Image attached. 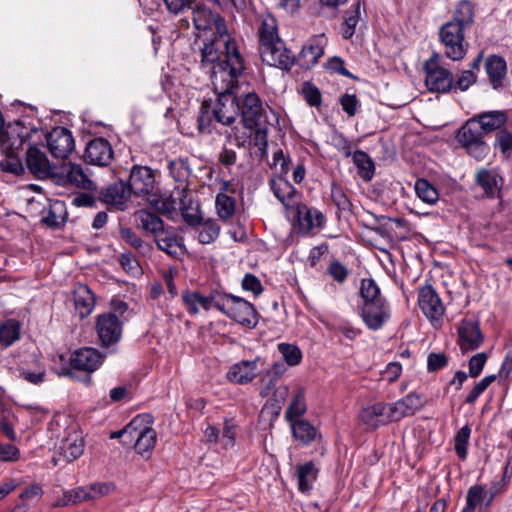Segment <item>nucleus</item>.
Returning <instances> with one entry per match:
<instances>
[{
    "instance_id": "72a5a7b5",
    "label": "nucleus",
    "mask_w": 512,
    "mask_h": 512,
    "mask_svg": "<svg viewBox=\"0 0 512 512\" xmlns=\"http://www.w3.org/2000/svg\"><path fill=\"white\" fill-rule=\"evenodd\" d=\"M484 133L476 119H469L458 131L457 140L462 146L483 140Z\"/></svg>"
},
{
    "instance_id": "cd10ccee",
    "label": "nucleus",
    "mask_w": 512,
    "mask_h": 512,
    "mask_svg": "<svg viewBox=\"0 0 512 512\" xmlns=\"http://www.w3.org/2000/svg\"><path fill=\"white\" fill-rule=\"evenodd\" d=\"M63 171L68 183L88 191L97 189L94 181L89 178L80 164L69 163L63 167Z\"/></svg>"
},
{
    "instance_id": "4d7b16f0",
    "label": "nucleus",
    "mask_w": 512,
    "mask_h": 512,
    "mask_svg": "<svg viewBox=\"0 0 512 512\" xmlns=\"http://www.w3.org/2000/svg\"><path fill=\"white\" fill-rule=\"evenodd\" d=\"M471 435V429L468 425L463 426L454 437V449L458 457L465 459L467 456V446Z\"/></svg>"
},
{
    "instance_id": "f03ea898",
    "label": "nucleus",
    "mask_w": 512,
    "mask_h": 512,
    "mask_svg": "<svg viewBox=\"0 0 512 512\" xmlns=\"http://www.w3.org/2000/svg\"><path fill=\"white\" fill-rule=\"evenodd\" d=\"M152 425L153 419L149 414L137 415L112 437L122 438L124 444L133 445L137 454L148 459L157 442V433Z\"/></svg>"
},
{
    "instance_id": "bf43d9fd",
    "label": "nucleus",
    "mask_w": 512,
    "mask_h": 512,
    "mask_svg": "<svg viewBox=\"0 0 512 512\" xmlns=\"http://www.w3.org/2000/svg\"><path fill=\"white\" fill-rule=\"evenodd\" d=\"M251 143L260 153L261 158L267 157L268 130L265 127H256Z\"/></svg>"
},
{
    "instance_id": "c9c22d12",
    "label": "nucleus",
    "mask_w": 512,
    "mask_h": 512,
    "mask_svg": "<svg viewBox=\"0 0 512 512\" xmlns=\"http://www.w3.org/2000/svg\"><path fill=\"white\" fill-rule=\"evenodd\" d=\"M260 48L281 40L278 36L277 21L272 15H265L258 28Z\"/></svg>"
},
{
    "instance_id": "680f3d73",
    "label": "nucleus",
    "mask_w": 512,
    "mask_h": 512,
    "mask_svg": "<svg viewBox=\"0 0 512 512\" xmlns=\"http://www.w3.org/2000/svg\"><path fill=\"white\" fill-rule=\"evenodd\" d=\"M279 380L269 372H264L259 380V394L261 397L269 396L277 387Z\"/></svg>"
},
{
    "instance_id": "8fccbe9b",
    "label": "nucleus",
    "mask_w": 512,
    "mask_h": 512,
    "mask_svg": "<svg viewBox=\"0 0 512 512\" xmlns=\"http://www.w3.org/2000/svg\"><path fill=\"white\" fill-rule=\"evenodd\" d=\"M417 196L428 204H434L439 199L438 190L426 179H418L415 183Z\"/></svg>"
},
{
    "instance_id": "f3484780",
    "label": "nucleus",
    "mask_w": 512,
    "mask_h": 512,
    "mask_svg": "<svg viewBox=\"0 0 512 512\" xmlns=\"http://www.w3.org/2000/svg\"><path fill=\"white\" fill-rule=\"evenodd\" d=\"M391 422L399 421L404 417L413 416L419 411L423 405L424 400L421 395L416 393H409L402 399L394 403H386Z\"/></svg>"
},
{
    "instance_id": "6ab92c4d",
    "label": "nucleus",
    "mask_w": 512,
    "mask_h": 512,
    "mask_svg": "<svg viewBox=\"0 0 512 512\" xmlns=\"http://www.w3.org/2000/svg\"><path fill=\"white\" fill-rule=\"evenodd\" d=\"M179 210L188 208H198V203L193 199V192L187 185L177 186L170 194L169 198L163 201L160 210L163 213L171 214L176 208Z\"/></svg>"
},
{
    "instance_id": "de8ad7c7",
    "label": "nucleus",
    "mask_w": 512,
    "mask_h": 512,
    "mask_svg": "<svg viewBox=\"0 0 512 512\" xmlns=\"http://www.w3.org/2000/svg\"><path fill=\"white\" fill-rule=\"evenodd\" d=\"M360 295L363 300V304L375 302L376 300H386L380 292V288L376 282L371 279H362L360 285Z\"/></svg>"
},
{
    "instance_id": "9b49d317",
    "label": "nucleus",
    "mask_w": 512,
    "mask_h": 512,
    "mask_svg": "<svg viewBox=\"0 0 512 512\" xmlns=\"http://www.w3.org/2000/svg\"><path fill=\"white\" fill-rule=\"evenodd\" d=\"M360 316L368 329L376 331L390 319V306L386 300L362 304Z\"/></svg>"
},
{
    "instance_id": "052dcab7",
    "label": "nucleus",
    "mask_w": 512,
    "mask_h": 512,
    "mask_svg": "<svg viewBox=\"0 0 512 512\" xmlns=\"http://www.w3.org/2000/svg\"><path fill=\"white\" fill-rule=\"evenodd\" d=\"M331 198L334 204L341 210H349L351 203L340 185L335 183L331 186Z\"/></svg>"
},
{
    "instance_id": "2f4dec72",
    "label": "nucleus",
    "mask_w": 512,
    "mask_h": 512,
    "mask_svg": "<svg viewBox=\"0 0 512 512\" xmlns=\"http://www.w3.org/2000/svg\"><path fill=\"white\" fill-rule=\"evenodd\" d=\"M295 475L298 482V489L305 493L312 489L314 482L317 479L318 468L312 461L304 464L297 465L295 468Z\"/></svg>"
},
{
    "instance_id": "e2e57ef3",
    "label": "nucleus",
    "mask_w": 512,
    "mask_h": 512,
    "mask_svg": "<svg viewBox=\"0 0 512 512\" xmlns=\"http://www.w3.org/2000/svg\"><path fill=\"white\" fill-rule=\"evenodd\" d=\"M327 273L338 283H343L349 275L348 269L339 261H332L328 268Z\"/></svg>"
},
{
    "instance_id": "13d9d810",
    "label": "nucleus",
    "mask_w": 512,
    "mask_h": 512,
    "mask_svg": "<svg viewBox=\"0 0 512 512\" xmlns=\"http://www.w3.org/2000/svg\"><path fill=\"white\" fill-rule=\"evenodd\" d=\"M495 375H488L477 382L465 398V403L474 404L480 395L495 381Z\"/></svg>"
},
{
    "instance_id": "f704fd0d",
    "label": "nucleus",
    "mask_w": 512,
    "mask_h": 512,
    "mask_svg": "<svg viewBox=\"0 0 512 512\" xmlns=\"http://www.w3.org/2000/svg\"><path fill=\"white\" fill-rule=\"evenodd\" d=\"M484 134L500 129L507 121L502 111H489L474 116Z\"/></svg>"
},
{
    "instance_id": "393cba45",
    "label": "nucleus",
    "mask_w": 512,
    "mask_h": 512,
    "mask_svg": "<svg viewBox=\"0 0 512 512\" xmlns=\"http://www.w3.org/2000/svg\"><path fill=\"white\" fill-rule=\"evenodd\" d=\"M493 499V492L486 490L484 486L473 485L467 491L466 505L461 512H476L477 509L481 512L492 503Z\"/></svg>"
},
{
    "instance_id": "c85d7f7f",
    "label": "nucleus",
    "mask_w": 512,
    "mask_h": 512,
    "mask_svg": "<svg viewBox=\"0 0 512 512\" xmlns=\"http://www.w3.org/2000/svg\"><path fill=\"white\" fill-rule=\"evenodd\" d=\"M476 181L486 196L490 198L499 196L503 180L495 170H480L477 173Z\"/></svg>"
},
{
    "instance_id": "a878e982",
    "label": "nucleus",
    "mask_w": 512,
    "mask_h": 512,
    "mask_svg": "<svg viewBox=\"0 0 512 512\" xmlns=\"http://www.w3.org/2000/svg\"><path fill=\"white\" fill-rule=\"evenodd\" d=\"M258 360H243L232 365L227 373L230 382L236 384L250 383L257 375Z\"/></svg>"
},
{
    "instance_id": "39448f33",
    "label": "nucleus",
    "mask_w": 512,
    "mask_h": 512,
    "mask_svg": "<svg viewBox=\"0 0 512 512\" xmlns=\"http://www.w3.org/2000/svg\"><path fill=\"white\" fill-rule=\"evenodd\" d=\"M467 29L450 21L439 28V40L444 47V54L452 61H460L467 54L469 43L466 41Z\"/></svg>"
},
{
    "instance_id": "bb28decb",
    "label": "nucleus",
    "mask_w": 512,
    "mask_h": 512,
    "mask_svg": "<svg viewBox=\"0 0 512 512\" xmlns=\"http://www.w3.org/2000/svg\"><path fill=\"white\" fill-rule=\"evenodd\" d=\"M73 296L76 313L80 318L89 316L95 308V295L92 290L87 285L78 284Z\"/></svg>"
},
{
    "instance_id": "7ed1b4c3",
    "label": "nucleus",
    "mask_w": 512,
    "mask_h": 512,
    "mask_svg": "<svg viewBox=\"0 0 512 512\" xmlns=\"http://www.w3.org/2000/svg\"><path fill=\"white\" fill-rule=\"evenodd\" d=\"M192 11L195 29L207 36L204 45L220 41L235 42L228 34L225 20L220 14L203 5H195Z\"/></svg>"
},
{
    "instance_id": "0eeeda50",
    "label": "nucleus",
    "mask_w": 512,
    "mask_h": 512,
    "mask_svg": "<svg viewBox=\"0 0 512 512\" xmlns=\"http://www.w3.org/2000/svg\"><path fill=\"white\" fill-rule=\"evenodd\" d=\"M237 97L243 125L250 130L256 128L264 113L261 99L254 91L237 92Z\"/></svg>"
},
{
    "instance_id": "3c124183",
    "label": "nucleus",
    "mask_w": 512,
    "mask_h": 512,
    "mask_svg": "<svg viewBox=\"0 0 512 512\" xmlns=\"http://www.w3.org/2000/svg\"><path fill=\"white\" fill-rule=\"evenodd\" d=\"M84 451V443L82 439L67 440L60 446V457L66 462H72L78 459Z\"/></svg>"
},
{
    "instance_id": "ea45409f",
    "label": "nucleus",
    "mask_w": 512,
    "mask_h": 512,
    "mask_svg": "<svg viewBox=\"0 0 512 512\" xmlns=\"http://www.w3.org/2000/svg\"><path fill=\"white\" fill-rule=\"evenodd\" d=\"M352 160L358 169V175L364 181H370L374 175L375 167L367 153L357 150L352 154Z\"/></svg>"
},
{
    "instance_id": "338daca9",
    "label": "nucleus",
    "mask_w": 512,
    "mask_h": 512,
    "mask_svg": "<svg viewBox=\"0 0 512 512\" xmlns=\"http://www.w3.org/2000/svg\"><path fill=\"white\" fill-rule=\"evenodd\" d=\"M340 104L342 106L343 111L349 116L352 117L357 113L359 107V101L354 94H344L340 98Z\"/></svg>"
},
{
    "instance_id": "412c9836",
    "label": "nucleus",
    "mask_w": 512,
    "mask_h": 512,
    "mask_svg": "<svg viewBox=\"0 0 512 512\" xmlns=\"http://www.w3.org/2000/svg\"><path fill=\"white\" fill-rule=\"evenodd\" d=\"M26 164L32 174L39 179L54 177V168L50 164L45 153L36 147H31L27 151Z\"/></svg>"
},
{
    "instance_id": "4c0bfd02",
    "label": "nucleus",
    "mask_w": 512,
    "mask_h": 512,
    "mask_svg": "<svg viewBox=\"0 0 512 512\" xmlns=\"http://www.w3.org/2000/svg\"><path fill=\"white\" fill-rule=\"evenodd\" d=\"M290 426L293 436L303 444H309L317 437V429L307 420L295 419L291 420Z\"/></svg>"
},
{
    "instance_id": "aec40b11",
    "label": "nucleus",
    "mask_w": 512,
    "mask_h": 512,
    "mask_svg": "<svg viewBox=\"0 0 512 512\" xmlns=\"http://www.w3.org/2000/svg\"><path fill=\"white\" fill-rule=\"evenodd\" d=\"M359 421L368 430L377 429L391 422L386 403H376L363 407L359 413Z\"/></svg>"
},
{
    "instance_id": "dca6fc26",
    "label": "nucleus",
    "mask_w": 512,
    "mask_h": 512,
    "mask_svg": "<svg viewBox=\"0 0 512 512\" xmlns=\"http://www.w3.org/2000/svg\"><path fill=\"white\" fill-rule=\"evenodd\" d=\"M154 171L147 166L135 165L129 176V189L135 195H149L155 190Z\"/></svg>"
},
{
    "instance_id": "473e14b6",
    "label": "nucleus",
    "mask_w": 512,
    "mask_h": 512,
    "mask_svg": "<svg viewBox=\"0 0 512 512\" xmlns=\"http://www.w3.org/2000/svg\"><path fill=\"white\" fill-rule=\"evenodd\" d=\"M475 9L470 0L459 1L453 10L452 18L449 20L454 24L469 29L474 23Z\"/></svg>"
},
{
    "instance_id": "864d4df0",
    "label": "nucleus",
    "mask_w": 512,
    "mask_h": 512,
    "mask_svg": "<svg viewBox=\"0 0 512 512\" xmlns=\"http://www.w3.org/2000/svg\"><path fill=\"white\" fill-rule=\"evenodd\" d=\"M216 209L220 218L229 219L235 212V200L225 193H218L216 196Z\"/></svg>"
},
{
    "instance_id": "20e7f679",
    "label": "nucleus",
    "mask_w": 512,
    "mask_h": 512,
    "mask_svg": "<svg viewBox=\"0 0 512 512\" xmlns=\"http://www.w3.org/2000/svg\"><path fill=\"white\" fill-rule=\"evenodd\" d=\"M215 308L240 325L249 328L257 325L256 310L251 303L241 297L231 294H217Z\"/></svg>"
},
{
    "instance_id": "37998d69",
    "label": "nucleus",
    "mask_w": 512,
    "mask_h": 512,
    "mask_svg": "<svg viewBox=\"0 0 512 512\" xmlns=\"http://www.w3.org/2000/svg\"><path fill=\"white\" fill-rule=\"evenodd\" d=\"M168 169L171 177L179 183L178 186L186 185V181L191 174L188 161L182 158L169 162Z\"/></svg>"
},
{
    "instance_id": "b1692460",
    "label": "nucleus",
    "mask_w": 512,
    "mask_h": 512,
    "mask_svg": "<svg viewBox=\"0 0 512 512\" xmlns=\"http://www.w3.org/2000/svg\"><path fill=\"white\" fill-rule=\"evenodd\" d=\"M72 368L76 370L93 372L102 363V356L94 348H82L75 351L70 359Z\"/></svg>"
},
{
    "instance_id": "774afa93",
    "label": "nucleus",
    "mask_w": 512,
    "mask_h": 512,
    "mask_svg": "<svg viewBox=\"0 0 512 512\" xmlns=\"http://www.w3.org/2000/svg\"><path fill=\"white\" fill-rule=\"evenodd\" d=\"M303 97L310 106H319L321 103V93L319 89L309 83H305L302 89Z\"/></svg>"
},
{
    "instance_id": "4468645a",
    "label": "nucleus",
    "mask_w": 512,
    "mask_h": 512,
    "mask_svg": "<svg viewBox=\"0 0 512 512\" xmlns=\"http://www.w3.org/2000/svg\"><path fill=\"white\" fill-rule=\"evenodd\" d=\"M218 95L217 101L213 108V116L215 120L223 125H231L239 115V105L237 92H225Z\"/></svg>"
},
{
    "instance_id": "6e6d98bb",
    "label": "nucleus",
    "mask_w": 512,
    "mask_h": 512,
    "mask_svg": "<svg viewBox=\"0 0 512 512\" xmlns=\"http://www.w3.org/2000/svg\"><path fill=\"white\" fill-rule=\"evenodd\" d=\"M236 435L237 425L231 420H226L220 431L219 444L226 450L233 448L236 443Z\"/></svg>"
},
{
    "instance_id": "49530a36",
    "label": "nucleus",
    "mask_w": 512,
    "mask_h": 512,
    "mask_svg": "<svg viewBox=\"0 0 512 512\" xmlns=\"http://www.w3.org/2000/svg\"><path fill=\"white\" fill-rule=\"evenodd\" d=\"M20 336V325L15 320H7L0 325V343L5 347L12 345Z\"/></svg>"
},
{
    "instance_id": "7c9ffc66",
    "label": "nucleus",
    "mask_w": 512,
    "mask_h": 512,
    "mask_svg": "<svg viewBox=\"0 0 512 512\" xmlns=\"http://www.w3.org/2000/svg\"><path fill=\"white\" fill-rule=\"evenodd\" d=\"M155 242L160 250L171 256L178 255L183 250V240L172 228L160 232L155 237Z\"/></svg>"
},
{
    "instance_id": "5701e85b",
    "label": "nucleus",
    "mask_w": 512,
    "mask_h": 512,
    "mask_svg": "<svg viewBox=\"0 0 512 512\" xmlns=\"http://www.w3.org/2000/svg\"><path fill=\"white\" fill-rule=\"evenodd\" d=\"M131 195L129 186L123 181L112 183L100 192V199L107 205L123 210Z\"/></svg>"
},
{
    "instance_id": "6e6552de",
    "label": "nucleus",
    "mask_w": 512,
    "mask_h": 512,
    "mask_svg": "<svg viewBox=\"0 0 512 512\" xmlns=\"http://www.w3.org/2000/svg\"><path fill=\"white\" fill-rule=\"evenodd\" d=\"M95 329L98 339L104 347L116 344L122 336V322L112 312L98 315Z\"/></svg>"
},
{
    "instance_id": "58836bf2",
    "label": "nucleus",
    "mask_w": 512,
    "mask_h": 512,
    "mask_svg": "<svg viewBox=\"0 0 512 512\" xmlns=\"http://www.w3.org/2000/svg\"><path fill=\"white\" fill-rule=\"evenodd\" d=\"M486 71L494 88L504 79L507 73L506 62L502 57L490 56L485 63Z\"/></svg>"
},
{
    "instance_id": "9d476101",
    "label": "nucleus",
    "mask_w": 512,
    "mask_h": 512,
    "mask_svg": "<svg viewBox=\"0 0 512 512\" xmlns=\"http://www.w3.org/2000/svg\"><path fill=\"white\" fill-rule=\"evenodd\" d=\"M47 147L57 159H66L75 148L72 133L64 127H55L46 136Z\"/></svg>"
},
{
    "instance_id": "2eb2a0df",
    "label": "nucleus",
    "mask_w": 512,
    "mask_h": 512,
    "mask_svg": "<svg viewBox=\"0 0 512 512\" xmlns=\"http://www.w3.org/2000/svg\"><path fill=\"white\" fill-rule=\"evenodd\" d=\"M479 323L473 319H463L458 326V345L462 353L474 351L483 342Z\"/></svg>"
},
{
    "instance_id": "a18cd8bd",
    "label": "nucleus",
    "mask_w": 512,
    "mask_h": 512,
    "mask_svg": "<svg viewBox=\"0 0 512 512\" xmlns=\"http://www.w3.org/2000/svg\"><path fill=\"white\" fill-rule=\"evenodd\" d=\"M19 376L31 384L39 385L45 380L46 369L44 365L37 361L33 367H21Z\"/></svg>"
},
{
    "instance_id": "f8f14e48",
    "label": "nucleus",
    "mask_w": 512,
    "mask_h": 512,
    "mask_svg": "<svg viewBox=\"0 0 512 512\" xmlns=\"http://www.w3.org/2000/svg\"><path fill=\"white\" fill-rule=\"evenodd\" d=\"M83 157L90 165L107 167L113 161L114 151L107 139L97 137L87 143Z\"/></svg>"
},
{
    "instance_id": "09e8293b",
    "label": "nucleus",
    "mask_w": 512,
    "mask_h": 512,
    "mask_svg": "<svg viewBox=\"0 0 512 512\" xmlns=\"http://www.w3.org/2000/svg\"><path fill=\"white\" fill-rule=\"evenodd\" d=\"M360 17L361 3L357 2L351 10L347 11L344 19L342 35L345 39H350L354 35Z\"/></svg>"
},
{
    "instance_id": "ddd939ff",
    "label": "nucleus",
    "mask_w": 512,
    "mask_h": 512,
    "mask_svg": "<svg viewBox=\"0 0 512 512\" xmlns=\"http://www.w3.org/2000/svg\"><path fill=\"white\" fill-rule=\"evenodd\" d=\"M262 61L269 66L289 70L294 64V55L285 47L282 40H278L260 48Z\"/></svg>"
},
{
    "instance_id": "5fc2aeb1",
    "label": "nucleus",
    "mask_w": 512,
    "mask_h": 512,
    "mask_svg": "<svg viewBox=\"0 0 512 512\" xmlns=\"http://www.w3.org/2000/svg\"><path fill=\"white\" fill-rule=\"evenodd\" d=\"M278 351L288 366H296L301 362L302 352L296 345L280 343Z\"/></svg>"
},
{
    "instance_id": "0e129e2a",
    "label": "nucleus",
    "mask_w": 512,
    "mask_h": 512,
    "mask_svg": "<svg viewBox=\"0 0 512 512\" xmlns=\"http://www.w3.org/2000/svg\"><path fill=\"white\" fill-rule=\"evenodd\" d=\"M119 262L122 268L129 274L137 275L140 273L139 263L132 253H122L119 257Z\"/></svg>"
},
{
    "instance_id": "69168bd1",
    "label": "nucleus",
    "mask_w": 512,
    "mask_h": 512,
    "mask_svg": "<svg viewBox=\"0 0 512 512\" xmlns=\"http://www.w3.org/2000/svg\"><path fill=\"white\" fill-rule=\"evenodd\" d=\"M487 361V355L485 353H478L472 356L469 360V376L472 378L478 377Z\"/></svg>"
},
{
    "instance_id": "4be33fe9",
    "label": "nucleus",
    "mask_w": 512,
    "mask_h": 512,
    "mask_svg": "<svg viewBox=\"0 0 512 512\" xmlns=\"http://www.w3.org/2000/svg\"><path fill=\"white\" fill-rule=\"evenodd\" d=\"M296 215L299 230L304 233L321 228L325 223V216L321 211L305 204H297Z\"/></svg>"
},
{
    "instance_id": "1a4fd4ad",
    "label": "nucleus",
    "mask_w": 512,
    "mask_h": 512,
    "mask_svg": "<svg viewBox=\"0 0 512 512\" xmlns=\"http://www.w3.org/2000/svg\"><path fill=\"white\" fill-rule=\"evenodd\" d=\"M418 306L433 326H440L445 309L432 286L426 285L419 290Z\"/></svg>"
},
{
    "instance_id": "f257e3e1",
    "label": "nucleus",
    "mask_w": 512,
    "mask_h": 512,
    "mask_svg": "<svg viewBox=\"0 0 512 512\" xmlns=\"http://www.w3.org/2000/svg\"><path fill=\"white\" fill-rule=\"evenodd\" d=\"M200 65L209 75L215 93L238 92L245 64L236 41L203 45Z\"/></svg>"
},
{
    "instance_id": "c03bdc74",
    "label": "nucleus",
    "mask_w": 512,
    "mask_h": 512,
    "mask_svg": "<svg viewBox=\"0 0 512 512\" xmlns=\"http://www.w3.org/2000/svg\"><path fill=\"white\" fill-rule=\"evenodd\" d=\"M120 237L123 241L133 247L140 254H148L151 252L152 247L142 240L132 229L121 228Z\"/></svg>"
},
{
    "instance_id": "a19ab883",
    "label": "nucleus",
    "mask_w": 512,
    "mask_h": 512,
    "mask_svg": "<svg viewBox=\"0 0 512 512\" xmlns=\"http://www.w3.org/2000/svg\"><path fill=\"white\" fill-rule=\"evenodd\" d=\"M306 409L305 390L302 387H298L295 390L292 400L285 412V418L288 421L298 419L306 412Z\"/></svg>"
},
{
    "instance_id": "423d86ee",
    "label": "nucleus",
    "mask_w": 512,
    "mask_h": 512,
    "mask_svg": "<svg viewBox=\"0 0 512 512\" xmlns=\"http://www.w3.org/2000/svg\"><path fill=\"white\" fill-rule=\"evenodd\" d=\"M440 60V55L435 52L424 62L425 85L431 92L445 93L453 88V75L440 65Z\"/></svg>"
},
{
    "instance_id": "c756f323",
    "label": "nucleus",
    "mask_w": 512,
    "mask_h": 512,
    "mask_svg": "<svg viewBox=\"0 0 512 512\" xmlns=\"http://www.w3.org/2000/svg\"><path fill=\"white\" fill-rule=\"evenodd\" d=\"M182 299L187 311L195 315L199 313L200 309L208 311L211 307H215L216 295L204 296L197 291H185Z\"/></svg>"
},
{
    "instance_id": "e433bc0d",
    "label": "nucleus",
    "mask_w": 512,
    "mask_h": 512,
    "mask_svg": "<svg viewBox=\"0 0 512 512\" xmlns=\"http://www.w3.org/2000/svg\"><path fill=\"white\" fill-rule=\"evenodd\" d=\"M274 196L285 206L290 207L296 189L283 177L272 178L270 181Z\"/></svg>"
},
{
    "instance_id": "79ce46f5",
    "label": "nucleus",
    "mask_w": 512,
    "mask_h": 512,
    "mask_svg": "<svg viewBox=\"0 0 512 512\" xmlns=\"http://www.w3.org/2000/svg\"><path fill=\"white\" fill-rule=\"evenodd\" d=\"M137 216L141 227L145 231L153 234L154 238L165 229L162 219L151 211L140 210Z\"/></svg>"
},
{
    "instance_id": "a211bd4d",
    "label": "nucleus",
    "mask_w": 512,
    "mask_h": 512,
    "mask_svg": "<svg viewBox=\"0 0 512 512\" xmlns=\"http://www.w3.org/2000/svg\"><path fill=\"white\" fill-rule=\"evenodd\" d=\"M327 38L324 34L312 36L302 47L298 55V63L304 69H310L323 56Z\"/></svg>"
},
{
    "instance_id": "603ef678",
    "label": "nucleus",
    "mask_w": 512,
    "mask_h": 512,
    "mask_svg": "<svg viewBox=\"0 0 512 512\" xmlns=\"http://www.w3.org/2000/svg\"><path fill=\"white\" fill-rule=\"evenodd\" d=\"M220 226L214 220H207L198 229V239L202 244H210L219 236Z\"/></svg>"
}]
</instances>
